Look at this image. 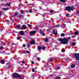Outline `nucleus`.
I'll list each match as a JSON object with an SVG mask.
<instances>
[{
    "label": "nucleus",
    "mask_w": 79,
    "mask_h": 79,
    "mask_svg": "<svg viewBox=\"0 0 79 79\" xmlns=\"http://www.w3.org/2000/svg\"><path fill=\"white\" fill-rule=\"evenodd\" d=\"M15 45V43H12V45Z\"/></svg>",
    "instance_id": "864d4df0"
},
{
    "label": "nucleus",
    "mask_w": 79,
    "mask_h": 79,
    "mask_svg": "<svg viewBox=\"0 0 79 79\" xmlns=\"http://www.w3.org/2000/svg\"><path fill=\"white\" fill-rule=\"evenodd\" d=\"M27 53H30V52H29L28 51H27Z\"/></svg>",
    "instance_id": "de8ad7c7"
},
{
    "label": "nucleus",
    "mask_w": 79,
    "mask_h": 79,
    "mask_svg": "<svg viewBox=\"0 0 79 79\" xmlns=\"http://www.w3.org/2000/svg\"><path fill=\"white\" fill-rule=\"evenodd\" d=\"M24 15H20L19 16V18H24Z\"/></svg>",
    "instance_id": "4be33fe9"
},
{
    "label": "nucleus",
    "mask_w": 79,
    "mask_h": 79,
    "mask_svg": "<svg viewBox=\"0 0 79 79\" xmlns=\"http://www.w3.org/2000/svg\"><path fill=\"white\" fill-rule=\"evenodd\" d=\"M60 69V67H58L57 68V69Z\"/></svg>",
    "instance_id": "09e8293b"
},
{
    "label": "nucleus",
    "mask_w": 79,
    "mask_h": 79,
    "mask_svg": "<svg viewBox=\"0 0 79 79\" xmlns=\"http://www.w3.org/2000/svg\"><path fill=\"white\" fill-rule=\"evenodd\" d=\"M75 45H76V43H75V42L72 43V45H73V46H74Z\"/></svg>",
    "instance_id": "c756f323"
},
{
    "label": "nucleus",
    "mask_w": 79,
    "mask_h": 79,
    "mask_svg": "<svg viewBox=\"0 0 79 79\" xmlns=\"http://www.w3.org/2000/svg\"><path fill=\"white\" fill-rule=\"evenodd\" d=\"M13 75L14 77H17V78H18V77H20L19 76V75L18 74L16 73H13Z\"/></svg>",
    "instance_id": "20e7f679"
},
{
    "label": "nucleus",
    "mask_w": 79,
    "mask_h": 79,
    "mask_svg": "<svg viewBox=\"0 0 79 79\" xmlns=\"http://www.w3.org/2000/svg\"><path fill=\"white\" fill-rule=\"evenodd\" d=\"M10 8H9L8 7L7 8H3V10L4 11H6V10H8Z\"/></svg>",
    "instance_id": "f8f14e48"
},
{
    "label": "nucleus",
    "mask_w": 79,
    "mask_h": 79,
    "mask_svg": "<svg viewBox=\"0 0 79 79\" xmlns=\"http://www.w3.org/2000/svg\"><path fill=\"white\" fill-rule=\"evenodd\" d=\"M56 79H61V78L59 77H57L56 78Z\"/></svg>",
    "instance_id": "e433bc0d"
},
{
    "label": "nucleus",
    "mask_w": 79,
    "mask_h": 79,
    "mask_svg": "<svg viewBox=\"0 0 79 79\" xmlns=\"http://www.w3.org/2000/svg\"><path fill=\"white\" fill-rule=\"evenodd\" d=\"M44 41L46 42H48V38H45L44 39Z\"/></svg>",
    "instance_id": "f3484780"
},
{
    "label": "nucleus",
    "mask_w": 79,
    "mask_h": 79,
    "mask_svg": "<svg viewBox=\"0 0 79 79\" xmlns=\"http://www.w3.org/2000/svg\"><path fill=\"white\" fill-rule=\"evenodd\" d=\"M11 50H13V48H11L10 49V50L9 51H10Z\"/></svg>",
    "instance_id": "5fc2aeb1"
},
{
    "label": "nucleus",
    "mask_w": 79,
    "mask_h": 79,
    "mask_svg": "<svg viewBox=\"0 0 79 79\" xmlns=\"http://www.w3.org/2000/svg\"><path fill=\"white\" fill-rule=\"evenodd\" d=\"M17 40H20V39H21V37H17Z\"/></svg>",
    "instance_id": "f704fd0d"
},
{
    "label": "nucleus",
    "mask_w": 79,
    "mask_h": 79,
    "mask_svg": "<svg viewBox=\"0 0 79 79\" xmlns=\"http://www.w3.org/2000/svg\"><path fill=\"white\" fill-rule=\"evenodd\" d=\"M79 34V33H78V32L77 31H75L74 32V34L75 35H78V34Z\"/></svg>",
    "instance_id": "5701e85b"
},
{
    "label": "nucleus",
    "mask_w": 79,
    "mask_h": 79,
    "mask_svg": "<svg viewBox=\"0 0 79 79\" xmlns=\"http://www.w3.org/2000/svg\"><path fill=\"white\" fill-rule=\"evenodd\" d=\"M50 12L51 13H53V10H51Z\"/></svg>",
    "instance_id": "3c124183"
},
{
    "label": "nucleus",
    "mask_w": 79,
    "mask_h": 79,
    "mask_svg": "<svg viewBox=\"0 0 79 79\" xmlns=\"http://www.w3.org/2000/svg\"><path fill=\"white\" fill-rule=\"evenodd\" d=\"M77 13H78L79 14V10L77 12Z\"/></svg>",
    "instance_id": "4d7b16f0"
},
{
    "label": "nucleus",
    "mask_w": 79,
    "mask_h": 79,
    "mask_svg": "<svg viewBox=\"0 0 79 79\" xmlns=\"http://www.w3.org/2000/svg\"><path fill=\"white\" fill-rule=\"evenodd\" d=\"M32 72H34L35 71V70H34V69H32Z\"/></svg>",
    "instance_id": "49530a36"
},
{
    "label": "nucleus",
    "mask_w": 79,
    "mask_h": 79,
    "mask_svg": "<svg viewBox=\"0 0 79 79\" xmlns=\"http://www.w3.org/2000/svg\"><path fill=\"white\" fill-rule=\"evenodd\" d=\"M31 26H32L31 25H30V24H29V25H28V27H31Z\"/></svg>",
    "instance_id": "c03bdc74"
},
{
    "label": "nucleus",
    "mask_w": 79,
    "mask_h": 79,
    "mask_svg": "<svg viewBox=\"0 0 79 79\" xmlns=\"http://www.w3.org/2000/svg\"><path fill=\"white\" fill-rule=\"evenodd\" d=\"M64 35H65V34H64V33H62L61 34H60V36H61V37H64Z\"/></svg>",
    "instance_id": "dca6fc26"
},
{
    "label": "nucleus",
    "mask_w": 79,
    "mask_h": 79,
    "mask_svg": "<svg viewBox=\"0 0 79 79\" xmlns=\"http://www.w3.org/2000/svg\"><path fill=\"white\" fill-rule=\"evenodd\" d=\"M45 35V33H44L42 35H43V36H44V35Z\"/></svg>",
    "instance_id": "37998d69"
},
{
    "label": "nucleus",
    "mask_w": 79,
    "mask_h": 79,
    "mask_svg": "<svg viewBox=\"0 0 79 79\" xmlns=\"http://www.w3.org/2000/svg\"><path fill=\"white\" fill-rule=\"evenodd\" d=\"M66 9L67 11H69V10H71V11H73L74 10V7L71 6H67L66 7Z\"/></svg>",
    "instance_id": "f03ea898"
},
{
    "label": "nucleus",
    "mask_w": 79,
    "mask_h": 79,
    "mask_svg": "<svg viewBox=\"0 0 79 79\" xmlns=\"http://www.w3.org/2000/svg\"><path fill=\"white\" fill-rule=\"evenodd\" d=\"M23 47H26V45L24 44V45H23Z\"/></svg>",
    "instance_id": "8fccbe9b"
},
{
    "label": "nucleus",
    "mask_w": 79,
    "mask_h": 79,
    "mask_svg": "<svg viewBox=\"0 0 79 79\" xmlns=\"http://www.w3.org/2000/svg\"><path fill=\"white\" fill-rule=\"evenodd\" d=\"M29 50H31V49H29Z\"/></svg>",
    "instance_id": "69168bd1"
},
{
    "label": "nucleus",
    "mask_w": 79,
    "mask_h": 79,
    "mask_svg": "<svg viewBox=\"0 0 79 79\" xmlns=\"http://www.w3.org/2000/svg\"><path fill=\"white\" fill-rule=\"evenodd\" d=\"M61 52L62 53H64V52H65V50H64V49H62Z\"/></svg>",
    "instance_id": "a878e982"
},
{
    "label": "nucleus",
    "mask_w": 79,
    "mask_h": 79,
    "mask_svg": "<svg viewBox=\"0 0 79 79\" xmlns=\"http://www.w3.org/2000/svg\"><path fill=\"white\" fill-rule=\"evenodd\" d=\"M21 13H22V15L24 14V10H22V11L21 12Z\"/></svg>",
    "instance_id": "4c0bfd02"
},
{
    "label": "nucleus",
    "mask_w": 79,
    "mask_h": 79,
    "mask_svg": "<svg viewBox=\"0 0 79 79\" xmlns=\"http://www.w3.org/2000/svg\"><path fill=\"white\" fill-rule=\"evenodd\" d=\"M15 21H16L15 20Z\"/></svg>",
    "instance_id": "774afa93"
},
{
    "label": "nucleus",
    "mask_w": 79,
    "mask_h": 79,
    "mask_svg": "<svg viewBox=\"0 0 79 79\" xmlns=\"http://www.w3.org/2000/svg\"><path fill=\"white\" fill-rule=\"evenodd\" d=\"M27 47H30V44H27Z\"/></svg>",
    "instance_id": "7c9ffc66"
},
{
    "label": "nucleus",
    "mask_w": 79,
    "mask_h": 79,
    "mask_svg": "<svg viewBox=\"0 0 79 79\" xmlns=\"http://www.w3.org/2000/svg\"><path fill=\"white\" fill-rule=\"evenodd\" d=\"M21 27V25H17L16 26V28H17V29H20V27Z\"/></svg>",
    "instance_id": "ddd939ff"
},
{
    "label": "nucleus",
    "mask_w": 79,
    "mask_h": 79,
    "mask_svg": "<svg viewBox=\"0 0 79 79\" xmlns=\"http://www.w3.org/2000/svg\"><path fill=\"white\" fill-rule=\"evenodd\" d=\"M1 64H5V60H1Z\"/></svg>",
    "instance_id": "2eb2a0df"
},
{
    "label": "nucleus",
    "mask_w": 79,
    "mask_h": 79,
    "mask_svg": "<svg viewBox=\"0 0 79 79\" xmlns=\"http://www.w3.org/2000/svg\"><path fill=\"white\" fill-rule=\"evenodd\" d=\"M72 68H74L75 67V64H73L71 65Z\"/></svg>",
    "instance_id": "4468645a"
},
{
    "label": "nucleus",
    "mask_w": 79,
    "mask_h": 79,
    "mask_svg": "<svg viewBox=\"0 0 79 79\" xmlns=\"http://www.w3.org/2000/svg\"><path fill=\"white\" fill-rule=\"evenodd\" d=\"M60 1L61 2H63V3H64V2H66V1L65 0H60Z\"/></svg>",
    "instance_id": "b1692460"
},
{
    "label": "nucleus",
    "mask_w": 79,
    "mask_h": 79,
    "mask_svg": "<svg viewBox=\"0 0 79 79\" xmlns=\"http://www.w3.org/2000/svg\"><path fill=\"white\" fill-rule=\"evenodd\" d=\"M5 22H6V23H8V22H9V21L7 19H6L5 20Z\"/></svg>",
    "instance_id": "72a5a7b5"
},
{
    "label": "nucleus",
    "mask_w": 79,
    "mask_h": 79,
    "mask_svg": "<svg viewBox=\"0 0 79 79\" xmlns=\"http://www.w3.org/2000/svg\"><path fill=\"white\" fill-rule=\"evenodd\" d=\"M35 69H37V68H35Z\"/></svg>",
    "instance_id": "338daca9"
},
{
    "label": "nucleus",
    "mask_w": 79,
    "mask_h": 79,
    "mask_svg": "<svg viewBox=\"0 0 79 79\" xmlns=\"http://www.w3.org/2000/svg\"><path fill=\"white\" fill-rule=\"evenodd\" d=\"M44 49H45V47H43L42 48V50H44Z\"/></svg>",
    "instance_id": "ea45409f"
},
{
    "label": "nucleus",
    "mask_w": 79,
    "mask_h": 79,
    "mask_svg": "<svg viewBox=\"0 0 79 79\" xmlns=\"http://www.w3.org/2000/svg\"><path fill=\"white\" fill-rule=\"evenodd\" d=\"M10 3H6V4H5V5H4V6H6V7L10 6Z\"/></svg>",
    "instance_id": "1a4fd4ad"
},
{
    "label": "nucleus",
    "mask_w": 79,
    "mask_h": 79,
    "mask_svg": "<svg viewBox=\"0 0 79 79\" xmlns=\"http://www.w3.org/2000/svg\"><path fill=\"white\" fill-rule=\"evenodd\" d=\"M2 53L3 54V53H4L3 52H2Z\"/></svg>",
    "instance_id": "680f3d73"
},
{
    "label": "nucleus",
    "mask_w": 79,
    "mask_h": 79,
    "mask_svg": "<svg viewBox=\"0 0 79 79\" xmlns=\"http://www.w3.org/2000/svg\"><path fill=\"white\" fill-rule=\"evenodd\" d=\"M37 59L39 61H40V58L39 57H38L37 58Z\"/></svg>",
    "instance_id": "a19ab883"
},
{
    "label": "nucleus",
    "mask_w": 79,
    "mask_h": 79,
    "mask_svg": "<svg viewBox=\"0 0 79 79\" xmlns=\"http://www.w3.org/2000/svg\"><path fill=\"white\" fill-rule=\"evenodd\" d=\"M10 43H11V42H9V44H10Z\"/></svg>",
    "instance_id": "052dcab7"
},
{
    "label": "nucleus",
    "mask_w": 79,
    "mask_h": 79,
    "mask_svg": "<svg viewBox=\"0 0 79 79\" xmlns=\"http://www.w3.org/2000/svg\"><path fill=\"white\" fill-rule=\"evenodd\" d=\"M21 53H22L23 54H24V53L23 52H21Z\"/></svg>",
    "instance_id": "bf43d9fd"
},
{
    "label": "nucleus",
    "mask_w": 79,
    "mask_h": 79,
    "mask_svg": "<svg viewBox=\"0 0 79 79\" xmlns=\"http://www.w3.org/2000/svg\"><path fill=\"white\" fill-rule=\"evenodd\" d=\"M12 67V66L11 65L8 66V68H11Z\"/></svg>",
    "instance_id": "c9c22d12"
},
{
    "label": "nucleus",
    "mask_w": 79,
    "mask_h": 79,
    "mask_svg": "<svg viewBox=\"0 0 79 79\" xmlns=\"http://www.w3.org/2000/svg\"><path fill=\"white\" fill-rule=\"evenodd\" d=\"M0 53H2V52H0Z\"/></svg>",
    "instance_id": "e2e57ef3"
},
{
    "label": "nucleus",
    "mask_w": 79,
    "mask_h": 79,
    "mask_svg": "<svg viewBox=\"0 0 79 79\" xmlns=\"http://www.w3.org/2000/svg\"><path fill=\"white\" fill-rule=\"evenodd\" d=\"M22 63L23 64H24V63H25V61H23L22 62Z\"/></svg>",
    "instance_id": "a18cd8bd"
},
{
    "label": "nucleus",
    "mask_w": 79,
    "mask_h": 79,
    "mask_svg": "<svg viewBox=\"0 0 79 79\" xmlns=\"http://www.w3.org/2000/svg\"><path fill=\"white\" fill-rule=\"evenodd\" d=\"M31 63V64H34V61H32Z\"/></svg>",
    "instance_id": "79ce46f5"
},
{
    "label": "nucleus",
    "mask_w": 79,
    "mask_h": 79,
    "mask_svg": "<svg viewBox=\"0 0 79 79\" xmlns=\"http://www.w3.org/2000/svg\"><path fill=\"white\" fill-rule=\"evenodd\" d=\"M53 60V58H52L51 59H50L49 60V62H51L52 60Z\"/></svg>",
    "instance_id": "bb28decb"
},
{
    "label": "nucleus",
    "mask_w": 79,
    "mask_h": 79,
    "mask_svg": "<svg viewBox=\"0 0 79 79\" xmlns=\"http://www.w3.org/2000/svg\"><path fill=\"white\" fill-rule=\"evenodd\" d=\"M35 33H36V31H31L30 33V35H31V34H35Z\"/></svg>",
    "instance_id": "0eeeda50"
},
{
    "label": "nucleus",
    "mask_w": 79,
    "mask_h": 79,
    "mask_svg": "<svg viewBox=\"0 0 79 79\" xmlns=\"http://www.w3.org/2000/svg\"><path fill=\"white\" fill-rule=\"evenodd\" d=\"M74 37H75V36H72V38H74Z\"/></svg>",
    "instance_id": "6e6d98bb"
},
{
    "label": "nucleus",
    "mask_w": 79,
    "mask_h": 79,
    "mask_svg": "<svg viewBox=\"0 0 79 79\" xmlns=\"http://www.w3.org/2000/svg\"><path fill=\"white\" fill-rule=\"evenodd\" d=\"M35 44V40H32V41L30 42V44H31V45Z\"/></svg>",
    "instance_id": "6e6552de"
},
{
    "label": "nucleus",
    "mask_w": 79,
    "mask_h": 79,
    "mask_svg": "<svg viewBox=\"0 0 79 79\" xmlns=\"http://www.w3.org/2000/svg\"><path fill=\"white\" fill-rule=\"evenodd\" d=\"M65 61H66V63L68 62H69V60H68V59H67L66 60H65Z\"/></svg>",
    "instance_id": "58836bf2"
},
{
    "label": "nucleus",
    "mask_w": 79,
    "mask_h": 79,
    "mask_svg": "<svg viewBox=\"0 0 79 79\" xmlns=\"http://www.w3.org/2000/svg\"><path fill=\"white\" fill-rule=\"evenodd\" d=\"M22 27H23V28L24 29H26V26L23 25L22 26Z\"/></svg>",
    "instance_id": "6ab92c4d"
},
{
    "label": "nucleus",
    "mask_w": 79,
    "mask_h": 79,
    "mask_svg": "<svg viewBox=\"0 0 79 79\" xmlns=\"http://www.w3.org/2000/svg\"><path fill=\"white\" fill-rule=\"evenodd\" d=\"M68 39H69V40H70V39H71V37H69Z\"/></svg>",
    "instance_id": "603ef678"
},
{
    "label": "nucleus",
    "mask_w": 79,
    "mask_h": 79,
    "mask_svg": "<svg viewBox=\"0 0 79 79\" xmlns=\"http://www.w3.org/2000/svg\"><path fill=\"white\" fill-rule=\"evenodd\" d=\"M39 31L40 33H43V31L42 30L40 29V30H39Z\"/></svg>",
    "instance_id": "c85d7f7f"
},
{
    "label": "nucleus",
    "mask_w": 79,
    "mask_h": 79,
    "mask_svg": "<svg viewBox=\"0 0 79 79\" xmlns=\"http://www.w3.org/2000/svg\"><path fill=\"white\" fill-rule=\"evenodd\" d=\"M69 13H67V14L66 15V16L67 17H68V16H69Z\"/></svg>",
    "instance_id": "2f4dec72"
},
{
    "label": "nucleus",
    "mask_w": 79,
    "mask_h": 79,
    "mask_svg": "<svg viewBox=\"0 0 79 79\" xmlns=\"http://www.w3.org/2000/svg\"><path fill=\"white\" fill-rule=\"evenodd\" d=\"M75 57L76 58V60L77 61L79 60V53H75Z\"/></svg>",
    "instance_id": "7ed1b4c3"
},
{
    "label": "nucleus",
    "mask_w": 79,
    "mask_h": 79,
    "mask_svg": "<svg viewBox=\"0 0 79 79\" xmlns=\"http://www.w3.org/2000/svg\"><path fill=\"white\" fill-rule=\"evenodd\" d=\"M37 11V10L36 9H30L29 11V13H33L35 11Z\"/></svg>",
    "instance_id": "39448f33"
},
{
    "label": "nucleus",
    "mask_w": 79,
    "mask_h": 79,
    "mask_svg": "<svg viewBox=\"0 0 79 79\" xmlns=\"http://www.w3.org/2000/svg\"><path fill=\"white\" fill-rule=\"evenodd\" d=\"M18 12H15L14 15V16H17L18 15Z\"/></svg>",
    "instance_id": "412c9836"
},
{
    "label": "nucleus",
    "mask_w": 79,
    "mask_h": 79,
    "mask_svg": "<svg viewBox=\"0 0 79 79\" xmlns=\"http://www.w3.org/2000/svg\"><path fill=\"white\" fill-rule=\"evenodd\" d=\"M19 77H18V78H19V79H24V78L22 76L19 75Z\"/></svg>",
    "instance_id": "aec40b11"
},
{
    "label": "nucleus",
    "mask_w": 79,
    "mask_h": 79,
    "mask_svg": "<svg viewBox=\"0 0 79 79\" xmlns=\"http://www.w3.org/2000/svg\"><path fill=\"white\" fill-rule=\"evenodd\" d=\"M2 12H0V18H1V16H2Z\"/></svg>",
    "instance_id": "cd10ccee"
},
{
    "label": "nucleus",
    "mask_w": 79,
    "mask_h": 79,
    "mask_svg": "<svg viewBox=\"0 0 79 79\" xmlns=\"http://www.w3.org/2000/svg\"><path fill=\"white\" fill-rule=\"evenodd\" d=\"M11 53H13V52H10Z\"/></svg>",
    "instance_id": "0e129e2a"
},
{
    "label": "nucleus",
    "mask_w": 79,
    "mask_h": 79,
    "mask_svg": "<svg viewBox=\"0 0 79 79\" xmlns=\"http://www.w3.org/2000/svg\"><path fill=\"white\" fill-rule=\"evenodd\" d=\"M14 22H15V20H12V22H11V23H10V24H12V23H14Z\"/></svg>",
    "instance_id": "473e14b6"
},
{
    "label": "nucleus",
    "mask_w": 79,
    "mask_h": 79,
    "mask_svg": "<svg viewBox=\"0 0 79 79\" xmlns=\"http://www.w3.org/2000/svg\"><path fill=\"white\" fill-rule=\"evenodd\" d=\"M24 31H21L19 32V34L20 35H23L24 34Z\"/></svg>",
    "instance_id": "423d86ee"
},
{
    "label": "nucleus",
    "mask_w": 79,
    "mask_h": 79,
    "mask_svg": "<svg viewBox=\"0 0 79 79\" xmlns=\"http://www.w3.org/2000/svg\"><path fill=\"white\" fill-rule=\"evenodd\" d=\"M53 31V34H54V35H57L58 34V33L57 32H55V30H53L52 31Z\"/></svg>",
    "instance_id": "9b49d317"
},
{
    "label": "nucleus",
    "mask_w": 79,
    "mask_h": 79,
    "mask_svg": "<svg viewBox=\"0 0 79 79\" xmlns=\"http://www.w3.org/2000/svg\"><path fill=\"white\" fill-rule=\"evenodd\" d=\"M59 41L61 42L62 44L66 45V44H68V39L66 38L63 39L60 38L59 39Z\"/></svg>",
    "instance_id": "f257e3e1"
},
{
    "label": "nucleus",
    "mask_w": 79,
    "mask_h": 79,
    "mask_svg": "<svg viewBox=\"0 0 79 79\" xmlns=\"http://www.w3.org/2000/svg\"><path fill=\"white\" fill-rule=\"evenodd\" d=\"M50 31V30H49V29L47 30V31Z\"/></svg>",
    "instance_id": "13d9d810"
},
{
    "label": "nucleus",
    "mask_w": 79,
    "mask_h": 79,
    "mask_svg": "<svg viewBox=\"0 0 79 79\" xmlns=\"http://www.w3.org/2000/svg\"><path fill=\"white\" fill-rule=\"evenodd\" d=\"M3 45H1V46H0V49L1 50H2V49H3Z\"/></svg>",
    "instance_id": "393cba45"
},
{
    "label": "nucleus",
    "mask_w": 79,
    "mask_h": 79,
    "mask_svg": "<svg viewBox=\"0 0 79 79\" xmlns=\"http://www.w3.org/2000/svg\"><path fill=\"white\" fill-rule=\"evenodd\" d=\"M61 27V25L60 24H59L58 25H57L55 26H54L53 27Z\"/></svg>",
    "instance_id": "9d476101"
},
{
    "label": "nucleus",
    "mask_w": 79,
    "mask_h": 79,
    "mask_svg": "<svg viewBox=\"0 0 79 79\" xmlns=\"http://www.w3.org/2000/svg\"><path fill=\"white\" fill-rule=\"evenodd\" d=\"M38 50H41V49H42V48L40 47V46H39L38 47Z\"/></svg>",
    "instance_id": "a211bd4d"
}]
</instances>
